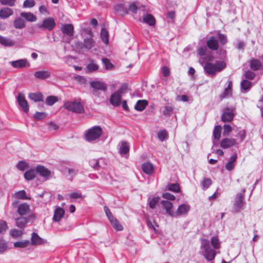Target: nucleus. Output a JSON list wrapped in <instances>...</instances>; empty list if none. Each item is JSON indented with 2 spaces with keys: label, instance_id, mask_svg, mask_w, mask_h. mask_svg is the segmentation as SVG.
Segmentation results:
<instances>
[{
  "label": "nucleus",
  "instance_id": "nucleus-57",
  "mask_svg": "<svg viewBox=\"0 0 263 263\" xmlns=\"http://www.w3.org/2000/svg\"><path fill=\"white\" fill-rule=\"evenodd\" d=\"M15 0H0V3L4 5L13 6L14 5Z\"/></svg>",
  "mask_w": 263,
  "mask_h": 263
},
{
  "label": "nucleus",
  "instance_id": "nucleus-10",
  "mask_svg": "<svg viewBox=\"0 0 263 263\" xmlns=\"http://www.w3.org/2000/svg\"><path fill=\"white\" fill-rule=\"evenodd\" d=\"M9 63L13 68L18 69L29 67L30 66V63L26 59H21L11 61Z\"/></svg>",
  "mask_w": 263,
  "mask_h": 263
},
{
  "label": "nucleus",
  "instance_id": "nucleus-56",
  "mask_svg": "<svg viewBox=\"0 0 263 263\" xmlns=\"http://www.w3.org/2000/svg\"><path fill=\"white\" fill-rule=\"evenodd\" d=\"M27 163L24 161H20L16 165V167L21 171L25 170L26 168H27Z\"/></svg>",
  "mask_w": 263,
  "mask_h": 263
},
{
  "label": "nucleus",
  "instance_id": "nucleus-6",
  "mask_svg": "<svg viewBox=\"0 0 263 263\" xmlns=\"http://www.w3.org/2000/svg\"><path fill=\"white\" fill-rule=\"evenodd\" d=\"M126 85L123 84L117 91L111 95L110 103L111 105L114 106H118L120 105L122 94L124 93V91L126 89Z\"/></svg>",
  "mask_w": 263,
  "mask_h": 263
},
{
  "label": "nucleus",
  "instance_id": "nucleus-43",
  "mask_svg": "<svg viewBox=\"0 0 263 263\" xmlns=\"http://www.w3.org/2000/svg\"><path fill=\"white\" fill-rule=\"evenodd\" d=\"M58 101V98L55 96H50L48 97L45 101V103L49 106H52Z\"/></svg>",
  "mask_w": 263,
  "mask_h": 263
},
{
  "label": "nucleus",
  "instance_id": "nucleus-55",
  "mask_svg": "<svg viewBox=\"0 0 263 263\" xmlns=\"http://www.w3.org/2000/svg\"><path fill=\"white\" fill-rule=\"evenodd\" d=\"M35 5V2L33 0H25L23 3L24 8H31Z\"/></svg>",
  "mask_w": 263,
  "mask_h": 263
},
{
  "label": "nucleus",
  "instance_id": "nucleus-59",
  "mask_svg": "<svg viewBox=\"0 0 263 263\" xmlns=\"http://www.w3.org/2000/svg\"><path fill=\"white\" fill-rule=\"evenodd\" d=\"M245 76L247 79L253 80L255 77V73L251 71L248 70L246 72Z\"/></svg>",
  "mask_w": 263,
  "mask_h": 263
},
{
  "label": "nucleus",
  "instance_id": "nucleus-8",
  "mask_svg": "<svg viewBox=\"0 0 263 263\" xmlns=\"http://www.w3.org/2000/svg\"><path fill=\"white\" fill-rule=\"evenodd\" d=\"M35 218V215L33 213L29 215L28 217H21L17 218L15 219L16 226L23 230L30 220H33Z\"/></svg>",
  "mask_w": 263,
  "mask_h": 263
},
{
  "label": "nucleus",
  "instance_id": "nucleus-3",
  "mask_svg": "<svg viewBox=\"0 0 263 263\" xmlns=\"http://www.w3.org/2000/svg\"><path fill=\"white\" fill-rule=\"evenodd\" d=\"M102 134V129L99 126H95L87 129L85 133V138L89 142L98 140Z\"/></svg>",
  "mask_w": 263,
  "mask_h": 263
},
{
  "label": "nucleus",
  "instance_id": "nucleus-35",
  "mask_svg": "<svg viewBox=\"0 0 263 263\" xmlns=\"http://www.w3.org/2000/svg\"><path fill=\"white\" fill-rule=\"evenodd\" d=\"M0 43L5 46H12L14 42L8 38L0 35Z\"/></svg>",
  "mask_w": 263,
  "mask_h": 263
},
{
  "label": "nucleus",
  "instance_id": "nucleus-11",
  "mask_svg": "<svg viewBox=\"0 0 263 263\" xmlns=\"http://www.w3.org/2000/svg\"><path fill=\"white\" fill-rule=\"evenodd\" d=\"M236 139L233 138H226L223 139L220 142V146L222 148H229L237 144Z\"/></svg>",
  "mask_w": 263,
  "mask_h": 263
},
{
  "label": "nucleus",
  "instance_id": "nucleus-15",
  "mask_svg": "<svg viewBox=\"0 0 263 263\" xmlns=\"http://www.w3.org/2000/svg\"><path fill=\"white\" fill-rule=\"evenodd\" d=\"M161 203L166 211V213L171 216H175V212L172 209L173 206V203L167 200H162Z\"/></svg>",
  "mask_w": 263,
  "mask_h": 263
},
{
  "label": "nucleus",
  "instance_id": "nucleus-37",
  "mask_svg": "<svg viewBox=\"0 0 263 263\" xmlns=\"http://www.w3.org/2000/svg\"><path fill=\"white\" fill-rule=\"evenodd\" d=\"M232 86V82L231 81H229L228 86L226 88L224 91V92L221 95L220 97L222 98H224L225 97L230 96L231 95L232 89L231 87Z\"/></svg>",
  "mask_w": 263,
  "mask_h": 263
},
{
  "label": "nucleus",
  "instance_id": "nucleus-17",
  "mask_svg": "<svg viewBox=\"0 0 263 263\" xmlns=\"http://www.w3.org/2000/svg\"><path fill=\"white\" fill-rule=\"evenodd\" d=\"M35 169L36 172L43 177L47 178L49 177L51 175L50 170L43 165H37Z\"/></svg>",
  "mask_w": 263,
  "mask_h": 263
},
{
  "label": "nucleus",
  "instance_id": "nucleus-40",
  "mask_svg": "<svg viewBox=\"0 0 263 263\" xmlns=\"http://www.w3.org/2000/svg\"><path fill=\"white\" fill-rule=\"evenodd\" d=\"M166 189L174 192H178L180 191V187L178 183L168 184L166 186Z\"/></svg>",
  "mask_w": 263,
  "mask_h": 263
},
{
  "label": "nucleus",
  "instance_id": "nucleus-5",
  "mask_svg": "<svg viewBox=\"0 0 263 263\" xmlns=\"http://www.w3.org/2000/svg\"><path fill=\"white\" fill-rule=\"evenodd\" d=\"M63 107L69 111L77 114H82L84 112L83 105L79 102L65 101L63 104Z\"/></svg>",
  "mask_w": 263,
  "mask_h": 263
},
{
  "label": "nucleus",
  "instance_id": "nucleus-62",
  "mask_svg": "<svg viewBox=\"0 0 263 263\" xmlns=\"http://www.w3.org/2000/svg\"><path fill=\"white\" fill-rule=\"evenodd\" d=\"M218 37L221 44L224 45L227 43V38L225 35L219 33Z\"/></svg>",
  "mask_w": 263,
  "mask_h": 263
},
{
  "label": "nucleus",
  "instance_id": "nucleus-39",
  "mask_svg": "<svg viewBox=\"0 0 263 263\" xmlns=\"http://www.w3.org/2000/svg\"><path fill=\"white\" fill-rule=\"evenodd\" d=\"M221 127L220 125H217L215 127L213 132V136L215 139L219 140L221 136Z\"/></svg>",
  "mask_w": 263,
  "mask_h": 263
},
{
  "label": "nucleus",
  "instance_id": "nucleus-26",
  "mask_svg": "<svg viewBox=\"0 0 263 263\" xmlns=\"http://www.w3.org/2000/svg\"><path fill=\"white\" fill-rule=\"evenodd\" d=\"M21 16L28 22H33L37 20L36 16L31 12H22Z\"/></svg>",
  "mask_w": 263,
  "mask_h": 263
},
{
  "label": "nucleus",
  "instance_id": "nucleus-51",
  "mask_svg": "<svg viewBox=\"0 0 263 263\" xmlns=\"http://www.w3.org/2000/svg\"><path fill=\"white\" fill-rule=\"evenodd\" d=\"M173 111V108L172 106H165L164 107V110H163V114L165 116H170Z\"/></svg>",
  "mask_w": 263,
  "mask_h": 263
},
{
  "label": "nucleus",
  "instance_id": "nucleus-12",
  "mask_svg": "<svg viewBox=\"0 0 263 263\" xmlns=\"http://www.w3.org/2000/svg\"><path fill=\"white\" fill-rule=\"evenodd\" d=\"M191 207L189 204H182L180 205L176 212H175V216L177 217L182 215H186L190 210Z\"/></svg>",
  "mask_w": 263,
  "mask_h": 263
},
{
  "label": "nucleus",
  "instance_id": "nucleus-36",
  "mask_svg": "<svg viewBox=\"0 0 263 263\" xmlns=\"http://www.w3.org/2000/svg\"><path fill=\"white\" fill-rule=\"evenodd\" d=\"M36 170H30L26 171L24 174V177L27 180H31L35 177Z\"/></svg>",
  "mask_w": 263,
  "mask_h": 263
},
{
  "label": "nucleus",
  "instance_id": "nucleus-28",
  "mask_svg": "<svg viewBox=\"0 0 263 263\" xmlns=\"http://www.w3.org/2000/svg\"><path fill=\"white\" fill-rule=\"evenodd\" d=\"M13 14L12 9L9 8H4L0 11V17L3 19L8 18Z\"/></svg>",
  "mask_w": 263,
  "mask_h": 263
},
{
  "label": "nucleus",
  "instance_id": "nucleus-38",
  "mask_svg": "<svg viewBox=\"0 0 263 263\" xmlns=\"http://www.w3.org/2000/svg\"><path fill=\"white\" fill-rule=\"evenodd\" d=\"M111 223L112 227L118 231H121L123 230L122 226L120 223L119 221L115 217L110 221H109Z\"/></svg>",
  "mask_w": 263,
  "mask_h": 263
},
{
  "label": "nucleus",
  "instance_id": "nucleus-27",
  "mask_svg": "<svg viewBox=\"0 0 263 263\" xmlns=\"http://www.w3.org/2000/svg\"><path fill=\"white\" fill-rule=\"evenodd\" d=\"M142 169L147 174H151L154 172V166L149 162L144 163L142 164Z\"/></svg>",
  "mask_w": 263,
  "mask_h": 263
},
{
  "label": "nucleus",
  "instance_id": "nucleus-13",
  "mask_svg": "<svg viewBox=\"0 0 263 263\" xmlns=\"http://www.w3.org/2000/svg\"><path fill=\"white\" fill-rule=\"evenodd\" d=\"M17 101L19 105L25 113L29 111V106L28 102L25 99V96L22 93H20L17 97Z\"/></svg>",
  "mask_w": 263,
  "mask_h": 263
},
{
  "label": "nucleus",
  "instance_id": "nucleus-54",
  "mask_svg": "<svg viewBox=\"0 0 263 263\" xmlns=\"http://www.w3.org/2000/svg\"><path fill=\"white\" fill-rule=\"evenodd\" d=\"M47 117V114L45 112H36L34 115V117L37 120H42Z\"/></svg>",
  "mask_w": 263,
  "mask_h": 263
},
{
  "label": "nucleus",
  "instance_id": "nucleus-30",
  "mask_svg": "<svg viewBox=\"0 0 263 263\" xmlns=\"http://www.w3.org/2000/svg\"><path fill=\"white\" fill-rule=\"evenodd\" d=\"M143 22L149 26H154L155 24V18L150 14H147L143 18Z\"/></svg>",
  "mask_w": 263,
  "mask_h": 263
},
{
  "label": "nucleus",
  "instance_id": "nucleus-63",
  "mask_svg": "<svg viewBox=\"0 0 263 263\" xmlns=\"http://www.w3.org/2000/svg\"><path fill=\"white\" fill-rule=\"evenodd\" d=\"M232 128L231 126H230L229 125H224L223 135L224 136L228 135L232 131Z\"/></svg>",
  "mask_w": 263,
  "mask_h": 263
},
{
  "label": "nucleus",
  "instance_id": "nucleus-9",
  "mask_svg": "<svg viewBox=\"0 0 263 263\" xmlns=\"http://www.w3.org/2000/svg\"><path fill=\"white\" fill-rule=\"evenodd\" d=\"M55 26V22L53 17H48L45 18L42 24H38L39 28L46 29L49 31L52 30Z\"/></svg>",
  "mask_w": 263,
  "mask_h": 263
},
{
  "label": "nucleus",
  "instance_id": "nucleus-32",
  "mask_svg": "<svg viewBox=\"0 0 263 263\" xmlns=\"http://www.w3.org/2000/svg\"><path fill=\"white\" fill-rule=\"evenodd\" d=\"M147 105V101L145 100H139L135 106L136 110L138 111L143 110Z\"/></svg>",
  "mask_w": 263,
  "mask_h": 263
},
{
  "label": "nucleus",
  "instance_id": "nucleus-1",
  "mask_svg": "<svg viewBox=\"0 0 263 263\" xmlns=\"http://www.w3.org/2000/svg\"><path fill=\"white\" fill-rule=\"evenodd\" d=\"M211 243L213 248H211L210 242L208 239H204L201 240L199 253L202 255L207 261L213 260L216 255L217 249L220 248V242L217 236L211 238Z\"/></svg>",
  "mask_w": 263,
  "mask_h": 263
},
{
  "label": "nucleus",
  "instance_id": "nucleus-2",
  "mask_svg": "<svg viewBox=\"0 0 263 263\" xmlns=\"http://www.w3.org/2000/svg\"><path fill=\"white\" fill-rule=\"evenodd\" d=\"M226 67V63L223 61H217L215 64L208 62L204 66V70L209 74L214 75L222 71Z\"/></svg>",
  "mask_w": 263,
  "mask_h": 263
},
{
  "label": "nucleus",
  "instance_id": "nucleus-20",
  "mask_svg": "<svg viewBox=\"0 0 263 263\" xmlns=\"http://www.w3.org/2000/svg\"><path fill=\"white\" fill-rule=\"evenodd\" d=\"M237 157V154L235 153L229 158L228 162L225 164V167L228 171H231L234 169Z\"/></svg>",
  "mask_w": 263,
  "mask_h": 263
},
{
  "label": "nucleus",
  "instance_id": "nucleus-64",
  "mask_svg": "<svg viewBox=\"0 0 263 263\" xmlns=\"http://www.w3.org/2000/svg\"><path fill=\"white\" fill-rule=\"evenodd\" d=\"M257 107L260 108L261 111V114L262 116L263 117V97H261V98L258 101L257 103Z\"/></svg>",
  "mask_w": 263,
  "mask_h": 263
},
{
  "label": "nucleus",
  "instance_id": "nucleus-49",
  "mask_svg": "<svg viewBox=\"0 0 263 263\" xmlns=\"http://www.w3.org/2000/svg\"><path fill=\"white\" fill-rule=\"evenodd\" d=\"M68 197L70 199H77L79 198H83V196L81 193L78 192H74L68 195Z\"/></svg>",
  "mask_w": 263,
  "mask_h": 263
},
{
  "label": "nucleus",
  "instance_id": "nucleus-41",
  "mask_svg": "<svg viewBox=\"0 0 263 263\" xmlns=\"http://www.w3.org/2000/svg\"><path fill=\"white\" fill-rule=\"evenodd\" d=\"M212 184V180L209 178H204L201 182V185L203 190L207 189Z\"/></svg>",
  "mask_w": 263,
  "mask_h": 263
},
{
  "label": "nucleus",
  "instance_id": "nucleus-16",
  "mask_svg": "<svg viewBox=\"0 0 263 263\" xmlns=\"http://www.w3.org/2000/svg\"><path fill=\"white\" fill-rule=\"evenodd\" d=\"M208 47L212 50H216L218 48V41L216 37L211 36L206 41Z\"/></svg>",
  "mask_w": 263,
  "mask_h": 263
},
{
  "label": "nucleus",
  "instance_id": "nucleus-44",
  "mask_svg": "<svg viewBox=\"0 0 263 263\" xmlns=\"http://www.w3.org/2000/svg\"><path fill=\"white\" fill-rule=\"evenodd\" d=\"M99 68V66L93 62H90L87 66V70L89 72L97 71Z\"/></svg>",
  "mask_w": 263,
  "mask_h": 263
},
{
  "label": "nucleus",
  "instance_id": "nucleus-33",
  "mask_svg": "<svg viewBox=\"0 0 263 263\" xmlns=\"http://www.w3.org/2000/svg\"><path fill=\"white\" fill-rule=\"evenodd\" d=\"M13 26L16 29H22L25 27V22L23 18L17 17L14 21Z\"/></svg>",
  "mask_w": 263,
  "mask_h": 263
},
{
  "label": "nucleus",
  "instance_id": "nucleus-22",
  "mask_svg": "<svg viewBox=\"0 0 263 263\" xmlns=\"http://www.w3.org/2000/svg\"><path fill=\"white\" fill-rule=\"evenodd\" d=\"M30 206L26 203H23L19 205L17 208V212L22 216L27 215L30 212Z\"/></svg>",
  "mask_w": 263,
  "mask_h": 263
},
{
  "label": "nucleus",
  "instance_id": "nucleus-14",
  "mask_svg": "<svg viewBox=\"0 0 263 263\" xmlns=\"http://www.w3.org/2000/svg\"><path fill=\"white\" fill-rule=\"evenodd\" d=\"M47 243V241L40 237L36 233L31 234V243L33 246L43 245Z\"/></svg>",
  "mask_w": 263,
  "mask_h": 263
},
{
  "label": "nucleus",
  "instance_id": "nucleus-60",
  "mask_svg": "<svg viewBox=\"0 0 263 263\" xmlns=\"http://www.w3.org/2000/svg\"><path fill=\"white\" fill-rule=\"evenodd\" d=\"M162 197L170 200H174L176 198L174 195L167 192L162 194Z\"/></svg>",
  "mask_w": 263,
  "mask_h": 263
},
{
  "label": "nucleus",
  "instance_id": "nucleus-18",
  "mask_svg": "<svg viewBox=\"0 0 263 263\" xmlns=\"http://www.w3.org/2000/svg\"><path fill=\"white\" fill-rule=\"evenodd\" d=\"M61 30L64 35L71 37L73 34V27L71 24H65L62 25Z\"/></svg>",
  "mask_w": 263,
  "mask_h": 263
},
{
  "label": "nucleus",
  "instance_id": "nucleus-23",
  "mask_svg": "<svg viewBox=\"0 0 263 263\" xmlns=\"http://www.w3.org/2000/svg\"><path fill=\"white\" fill-rule=\"evenodd\" d=\"M64 213L65 211L62 208L60 207L57 208L54 211L53 220L59 222L63 217Z\"/></svg>",
  "mask_w": 263,
  "mask_h": 263
},
{
  "label": "nucleus",
  "instance_id": "nucleus-61",
  "mask_svg": "<svg viewBox=\"0 0 263 263\" xmlns=\"http://www.w3.org/2000/svg\"><path fill=\"white\" fill-rule=\"evenodd\" d=\"M104 208L105 214L109 221L115 218V217L112 215V213L110 212L109 209L107 206H104Z\"/></svg>",
  "mask_w": 263,
  "mask_h": 263
},
{
  "label": "nucleus",
  "instance_id": "nucleus-34",
  "mask_svg": "<svg viewBox=\"0 0 263 263\" xmlns=\"http://www.w3.org/2000/svg\"><path fill=\"white\" fill-rule=\"evenodd\" d=\"M129 146L126 142H122L119 148V152L121 155L126 154L128 153Z\"/></svg>",
  "mask_w": 263,
  "mask_h": 263
},
{
  "label": "nucleus",
  "instance_id": "nucleus-4",
  "mask_svg": "<svg viewBox=\"0 0 263 263\" xmlns=\"http://www.w3.org/2000/svg\"><path fill=\"white\" fill-rule=\"evenodd\" d=\"M246 190L244 189L240 193H237L234 198L233 210L235 213L243 209L245 204L244 195Z\"/></svg>",
  "mask_w": 263,
  "mask_h": 263
},
{
  "label": "nucleus",
  "instance_id": "nucleus-47",
  "mask_svg": "<svg viewBox=\"0 0 263 263\" xmlns=\"http://www.w3.org/2000/svg\"><path fill=\"white\" fill-rule=\"evenodd\" d=\"M15 197L17 199H27L28 197L25 191L21 190L15 194Z\"/></svg>",
  "mask_w": 263,
  "mask_h": 263
},
{
  "label": "nucleus",
  "instance_id": "nucleus-48",
  "mask_svg": "<svg viewBox=\"0 0 263 263\" xmlns=\"http://www.w3.org/2000/svg\"><path fill=\"white\" fill-rule=\"evenodd\" d=\"M8 249V244L4 240H0V254H3Z\"/></svg>",
  "mask_w": 263,
  "mask_h": 263
},
{
  "label": "nucleus",
  "instance_id": "nucleus-46",
  "mask_svg": "<svg viewBox=\"0 0 263 263\" xmlns=\"http://www.w3.org/2000/svg\"><path fill=\"white\" fill-rule=\"evenodd\" d=\"M30 244L29 240H25L23 241H17L14 243V246L16 248H25L28 247Z\"/></svg>",
  "mask_w": 263,
  "mask_h": 263
},
{
  "label": "nucleus",
  "instance_id": "nucleus-53",
  "mask_svg": "<svg viewBox=\"0 0 263 263\" xmlns=\"http://www.w3.org/2000/svg\"><path fill=\"white\" fill-rule=\"evenodd\" d=\"M158 136L160 140L163 141L167 137V133L166 130H161L158 133Z\"/></svg>",
  "mask_w": 263,
  "mask_h": 263
},
{
  "label": "nucleus",
  "instance_id": "nucleus-45",
  "mask_svg": "<svg viewBox=\"0 0 263 263\" xmlns=\"http://www.w3.org/2000/svg\"><path fill=\"white\" fill-rule=\"evenodd\" d=\"M102 61L103 65L105 67V69L107 70H111L114 68V65L111 63V62L108 59L103 58L102 59Z\"/></svg>",
  "mask_w": 263,
  "mask_h": 263
},
{
  "label": "nucleus",
  "instance_id": "nucleus-24",
  "mask_svg": "<svg viewBox=\"0 0 263 263\" xmlns=\"http://www.w3.org/2000/svg\"><path fill=\"white\" fill-rule=\"evenodd\" d=\"M91 86L97 90H101L104 91H106L107 89V86L106 84L103 82H99V81H92L90 83Z\"/></svg>",
  "mask_w": 263,
  "mask_h": 263
},
{
  "label": "nucleus",
  "instance_id": "nucleus-29",
  "mask_svg": "<svg viewBox=\"0 0 263 263\" xmlns=\"http://www.w3.org/2000/svg\"><path fill=\"white\" fill-rule=\"evenodd\" d=\"M28 97L34 102L43 101V96L40 92L31 93L29 95Z\"/></svg>",
  "mask_w": 263,
  "mask_h": 263
},
{
  "label": "nucleus",
  "instance_id": "nucleus-50",
  "mask_svg": "<svg viewBox=\"0 0 263 263\" xmlns=\"http://www.w3.org/2000/svg\"><path fill=\"white\" fill-rule=\"evenodd\" d=\"M159 199H160V198L158 197H154L152 198L151 199H150L149 201V207L151 209H154L155 208L156 205L157 203L158 202V201L159 200Z\"/></svg>",
  "mask_w": 263,
  "mask_h": 263
},
{
  "label": "nucleus",
  "instance_id": "nucleus-42",
  "mask_svg": "<svg viewBox=\"0 0 263 263\" xmlns=\"http://www.w3.org/2000/svg\"><path fill=\"white\" fill-rule=\"evenodd\" d=\"M101 37L102 41L107 44L108 42V33L105 28H102L101 31Z\"/></svg>",
  "mask_w": 263,
  "mask_h": 263
},
{
  "label": "nucleus",
  "instance_id": "nucleus-58",
  "mask_svg": "<svg viewBox=\"0 0 263 263\" xmlns=\"http://www.w3.org/2000/svg\"><path fill=\"white\" fill-rule=\"evenodd\" d=\"M8 229V226L6 222L3 221L0 222V233H4L7 229Z\"/></svg>",
  "mask_w": 263,
  "mask_h": 263
},
{
  "label": "nucleus",
  "instance_id": "nucleus-25",
  "mask_svg": "<svg viewBox=\"0 0 263 263\" xmlns=\"http://www.w3.org/2000/svg\"><path fill=\"white\" fill-rule=\"evenodd\" d=\"M250 68L252 70L256 71L260 69L262 67L261 62L257 59H252L250 61Z\"/></svg>",
  "mask_w": 263,
  "mask_h": 263
},
{
  "label": "nucleus",
  "instance_id": "nucleus-19",
  "mask_svg": "<svg viewBox=\"0 0 263 263\" xmlns=\"http://www.w3.org/2000/svg\"><path fill=\"white\" fill-rule=\"evenodd\" d=\"M234 113L233 110L229 108L224 110L222 116V120L224 122H231L234 117Z\"/></svg>",
  "mask_w": 263,
  "mask_h": 263
},
{
  "label": "nucleus",
  "instance_id": "nucleus-52",
  "mask_svg": "<svg viewBox=\"0 0 263 263\" xmlns=\"http://www.w3.org/2000/svg\"><path fill=\"white\" fill-rule=\"evenodd\" d=\"M23 234L22 230H18L17 229H12L10 231V234L12 237H17L21 236Z\"/></svg>",
  "mask_w": 263,
  "mask_h": 263
},
{
  "label": "nucleus",
  "instance_id": "nucleus-21",
  "mask_svg": "<svg viewBox=\"0 0 263 263\" xmlns=\"http://www.w3.org/2000/svg\"><path fill=\"white\" fill-rule=\"evenodd\" d=\"M34 76L40 80L48 79L51 76V72L48 70H40L34 73Z\"/></svg>",
  "mask_w": 263,
  "mask_h": 263
},
{
  "label": "nucleus",
  "instance_id": "nucleus-7",
  "mask_svg": "<svg viewBox=\"0 0 263 263\" xmlns=\"http://www.w3.org/2000/svg\"><path fill=\"white\" fill-rule=\"evenodd\" d=\"M87 33L89 34L90 37L86 38L84 40V43H78L77 46L78 48L83 49L84 48L87 50L92 49L95 45V41L92 39L93 34L90 30H88Z\"/></svg>",
  "mask_w": 263,
  "mask_h": 263
},
{
  "label": "nucleus",
  "instance_id": "nucleus-31",
  "mask_svg": "<svg viewBox=\"0 0 263 263\" xmlns=\"http://www.w3.org/2000/svg\"><path fill=\"white\" fill-rule=\"evenodd\" d=\"M252 87V83L250 81L243 80L241 83V90L243 92H248Z\"/></svg>",
  "mask_w": 263,
  "mask_h": 263
}]
</instances>
